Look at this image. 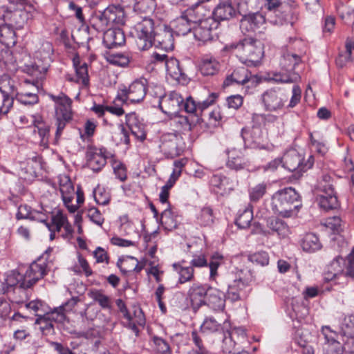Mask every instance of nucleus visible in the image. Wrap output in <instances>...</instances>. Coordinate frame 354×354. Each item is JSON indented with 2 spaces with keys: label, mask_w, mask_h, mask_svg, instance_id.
<instances>
[{
  "label": "nucleus",
  "mask_w": 354,
  "mask_h": 354,
  "mask_svg": "<svg viewBox=\"0 0 354 354\" xmlns=\"http://www.w3.org/2000/svg\"><path fill=\"white\" fill-rule=\"evenodd\" d=\"M299 205V195L292 187L278 190L272 196V211L283 217L292 216Z\"/></svg>",
  "instance_id": "nucleus-1"
},
{
  "label": "nucleus",
  "mask_w": 354,
  "mask_h": 354,
  "mask_svg": "<svg viewBox=\"0 0 354 354\" xmlns=\"http://www.w3.org/2000/svg\"><path fill=\"white\" fill-rule=\"evenodd\" d=\"M230 48L242 62L250 66H256L259 63L264 54L262 42L252 37L232 44Z\"/></svg>",
  "instance_id": "nucleus-2"
},
{
  "label": "nucleus",
  "mask_w": 354,
  "mask_h": 354,
  "mask_svg": "<svg viewBox=\"0 0 354 354\" xmlns=\"http://www.w3.org/2000/svg\"><path fill=\"white\" fill-rule=\"evenodd\" d=\"M50 98L56 104L55 114L57 129L55 136V142L57 143L66 123L72 120V100L64 93H60L57 96L51 95Z\"/></svg>",
  "instance_id": "nucleus-3"
},
{
  "label": "nucleus",
  "mask_w": 354,
  "mask_h": 354,
  "mask_svg": "<svg viewBox=\"0 0 354 354\" xmlns=\"http://www.w3.org/2000/svg\"><path fill=\"white\" fill-rule=\"evenodd\" d=\"M154 33L153 21L147 17L138 21L131 32L136 39V46L140 50H148L152 46Z\"/></svg>",
  "instance_id": "nucleus-4"
},
{
  "label": "nucleus",
  "mask_w": 354,
  "mask_h": 354,
  "mask_svg": "<svg viewBox=\"0 0 354 354\" xmlns=\"http://www.w3.org/2000/svg\"><path fill=\"white\" fill-rule=\"evenodd\" d=\"M332 181L330 175L324 174L317 184V189L319 193L317 201L320 207L326 210L335 209L339 206Z\"/></svg>",
  "instance_id": "nucleus-5"
},
{
  "label": "nucleus",
  "mask_w": 354,
  "mask_h": 354,
  "mask_svg": "<svg viewBox=\"0 0 354 354\" xmlns=\"http://www.w3.org/2000/svg\"><path fill=\"white\" fill-rule=\"evenodd\" d=\"M300 62L301 58L297 55L290 53L284 54L280 62L283 71L282 73L275 74L273 80L281 83L297 82L300 79V76L298 73L295 72V70Z\"/></svg>",
  "instance_id": "nucleus-6"
},
{
  "label": "nucleus",
  "mask_w": 354,
  "mask_h": 354,
  "mask_svg": "<svg viewBox=\"0 0 354 354\" xmlns=\"http://www.w3.org/2000/svg\"><path fill=\"white\" fill-rule=\"evenodd\" d=\"M233 83L241 85L244 92L249 93L250 90L257 86L259 81L257 76L252 75L245 67L242 66L234 69L232 74L226 77L223 86H229Z\"/></svg>",
  "instance_id": "nucleus-7"
},
{
  "label": "nucleus",
  "mask_w": 354,
  "mask_h": 354,
  "mask_svg": "<svg viewBox=\"0 0 354 354\" xmlns=\"http://www.w3.org/2000/svg\"><path fill=\"white\" fill-rule=\"evenodd\" d=\"M146 80H136L128 88L123 86L118 91L117 99L123 103H138L146 95Z\"/></svg>",
  "instance_id": "nucleus-8"
},
{
  "label": "nucleus",
  "mask_w": 354,
  "mask_h": 354,
  "mask_svg": "<svg viewBox=\"0 0 354 354\" xmlns=\"http://www.w3.org/2000/svg\"><path fill=\"white\" fill-rule=\"evenodd\" d=\"M283 158V167L290 171H306L313 165V159L310 156L308 160L304 163L303 158L296 150L291 149L287 151Z\"/></svg>",
  "instance_id": "nucleus-9"
},
{
  "label": "nucleus",
  "mask_w": 354,
  "mask_h": 354,
  "mask_svg": "<svg viewBox=\"0 0 354 354\" xmlns=\"http://www.w3.org/2000/svg\"><path fill=\"white\" fill-rule=\"evenodd\" d=\"M219 22L212 17L204 19L194 28V35L196 40L205 43L212 41L216 36Z\"/></svg>",
  "instance_id": "nucleus-10"
},
{
  "label": "nucleus",
  "mask_w": 354,
  "mask_h": 354,
  "mask_svg": "<svg viewBox=\"0 0 354 354\" xmlns=\"http://www.w3.org/2000/svg\"><path fill=\"white\" fill-rule=\"evenodd\" d=\"M183 97L177 91H171L159 100V106L168 115H175L182 109Z\"/></svg>",
  "instance_id": "nucleus-11"
},
{
  "label": "nucleus",
  "mask_w": 354,
  "mask_h": 354,
  "mask_svg": "<svg viewBox=\"0 0 354 354\" xmlns=\"http://www.w3.org/2000/svg\"><path fill=\"white\" fill-rule=\"evenodd\" d=\"M77 298H72L64 305L55 308L50 313L46 312L44 315L43 323H45L44 328H53V326L49 321H54L58 323H64L66 319V314L71 311L77 303Z\"/></svg>",
  "instance_id": "nucleus-12"
},
{
  "label": "nucleus",
  "mask_w": 354,
  "mask_h": 354,
  "mask_svg": "<svg viewBox=\"0 0 354 354\" xmlns=\"http://www.w3.org/2000/svg\"><path fill=\"white\" fill-rule=\"evenodd\" d=\"M322 333L324 341L322 343L324 354H343L344 348L343 345L337 341L338 334L329 326H323Z\"/></svg>",
  "instance_id": "nucleus-13"
},
{
  "label": "nucleus",
  "mask_w": 354,
  "mask_h": 354,
  "mask_svg": "<svg viewBox=\"0 0 354 354\" xmlns=\"http://www.w3.org/2000/svg\"><path fill=\"white\" fill-rule=\"evenodd\" d=\"M181 140V136L177 133H164L160 137L159 147L167 158H173L180 153L181 149L178 145Z\"/></svg>",
  "instance_id": "nucleus-14"
},
{
  "label": "nucleus",
  "mask_w": 354,
  "mask_h": 354,
  "mask_svg": "<svg viewBox=\"0 0 354 354\" xmlns=\"http://www.w3.org/2000/svg\"><path fill=\"white\" fill-rule=\"evenodd\" d=\"M48 270L47 262L42 259H38L32 262L26 271L24 275L26 281L25 283H22L23 286L32 287L47 274Z\"/></svg>",
  "instance_id": "nucleus-15"
},
{
  "label": "nucleus",
  "mask_w": 354,
  "mask_h": 354,
  "mask_svg": "<svg viewBox=\"0 0 354 354\" xmlns=\"http://www.w3.org/2000/svg\"><path fill=\"white\" fill-rule=\"evenodd\" d=\"M0 92L3 96V103L7 106V111L13 106L14 100L17 96V88L14 80L7 74L0 77Z\"/></svg>",
  "instance_id": "nucleus-16"
},
{
  "label": "nucleus",
  "mask_w": 354,
  "mask_h": 354,
  "mask_svg": "<svg viewBox=\"0 0 354 354\" xmlns=\"http://www.w3.org/2000/svg\"><path fill=\"white\" fill-rule=\"evenodd\" d=\"M59 184L64 204L70 212H75L78 207L75 205H71L74 198L75 191L70 178L66 175H60L59 176Z\"/></svg>",
  "instance_id": "nucleus-17"
},
{
  "label": "nucleus",
  "mask_w": 354,
  "mask_h": 354,
  "mask_svg": "<svg viewBox=\"0 0 354 354\" xmlns=\"http://www.w3.org/2000/svg\"><path fill=\"white\" fill-rule=\"evenodd\" d=\"M243 272L241 271L238 277L234 279L228 285L226 298L232 301H236L245 296V289L249 285L250 280L242 277Z\"/></svg>",
  "instance_id": "nucleus-18"
},
{
  "label": "nucleus",
  "mask_w": 354,
  "mask_h": 354,
  "mask_svg": "<svg viewBox=\"0 0 354 354\" xmlns=\"http://www.w3.org/2000/svg\"><path fill=\"white\" fill-rule=\"evenodd\" d=\"M262 102L267 111H275L282 109L286 99L280 91L270 89L262 94Z\"/></svg>",
  "instance_id": "nucleus-19"
},
{
  "label": "nucleus",
  "mask_w": 354,
  "mask_h": 354,
  "mask_svg": "<svg viewBox=\"0 0 354 354\" xmlns=\"http://www.w3.org/2000/svg\"><path fill=\"white\" fill-rule=\"evenodd\" d=\"M107 156L105 150L91 147L86 151V159L88 167L94 171L97 172L106 165Z\"/></svg>",
  "instance_id": "nucleus-20"
},
{
  "label": "nucleus",
  "mask_w": 354,
  "mask_h": 354,
  "mask_svg": "<svg viewBox=\"0 0 354 354\" xmlns=\"http://www.w3.org/2000/svg\"><path fill=\"white\" fill-rule=\"evenodd\" d=\"M297 19L298 15L297 10L288 6L281 10H276L274 15L270 18V22L275 26L290 24L292 26Z\"/></svg>",
  "instance_id": "nucleus-21"
},
{
  "label": "nucleus",
  "mask_w": 354,
  "mask_h": 354,
  "mask_svg": "<svg viewBox=\"0 0 354 354\" xmlns=\"http://www.w3.org/2000/svg\"><path fill=\"white\" fill-rule=\"evenodd\" d=\"M153 42L167 51L173 50L174 36L171 29L167 26L157 28L153 37Z\"/></svg>",
  "instance_id": "nucleus-22"
},
{
  "label": "nucleus",
  "mask_w": 354,
  "mask_h": 354,
  "mask_svg": "<svg viewBox=\"0 0 354 354\" xmlns=\"http://www.w3.org/2000/svg\"><path fill=\"white\" fill-rule=\"evenodd\" d=\"M26 281L24 274H21L17 270H11L8 273L5 280L1 283L0 295L9 292L15 286L22 289L29 288V286H24L22 284L25 283Z\"/></svg>",
  "instance_id": "nucleus-23"
},
{
  "label": "nucleus",
  "mask_w": 354,
  "mask_h": 354,
  "mask_svg": "<svg viewBox=\"0 0 354 354\" xmlns=\"http://www.w3.org/2000/svg\"><path fill=\"white\" fill-rule=\"evenodd\" d=\"M3 14L0 16L3 22H6L15 29L23 28L27 18V14L22 10L10 11L1 7Z\"/></svg>",
  "instance_id": "nucleus-24"
},
{
  "label": "nucleus",
  "mask_w": 354,
  "mask_h": 354,
  "mask_svg": "<svg viewBox=\"0 0 354 354\" xmlns=\"http://www.w3.org/2000/svg\"><path fill=\"white\" fill-rule=\"evenodd\" d=\"M236 13V9L230 0H221L214 8L212 18L219 22L230 20L234 17Z\"/></svg>",
  "instance_id": "nucleus-25"
},
{
  "label": "nucleus",
  "mask_w": 354,
  "mask_h": 354,
  "mask_svg": "<svg viewBox=\"0 0 354 354\" xmlns=\"http://www.w3.org/2000/svg\"><path fill=\"white\" fill-rule=\"evenodd\" d=\"M226 165L230 169L239 171L248 169L249 162L241 150L232 149L227 151Z\"/></svg>",
  "instance_id": "nucleus-26"
},
{
  "label": "nucleus",
  "mask_w": 354,
  "mask_h": 354,
  "mask_svg": "<svg viewBox=\"0 0 354 354\" xmlns=\"http://www.w3.org/2000/svg\"><path fill=\"white\" fill-rule=\"evenodd\" d=\"M209 287L199 284H193L189 291L188 297L194 309L206 304Z\"/></svg>",
  "instance_id": "nucleus-27"
},
{
  "label": "nucleus",
  "mask_w": 354,
  "mask_h": 354,
  "mask_svg": "<svg viewBox=\"0 0 354 354\" xmlns=\"http://www.w3.org/2000/svg\"><path fill=\"white\" fill-rule=\"evenodd\" d=\"M243 15L241 21V28L248 32H255L261 28L266 23L264 16L260 12L252 14H242Z\"/></svg>",
  "instance_id": "nucleus-28"
},
{
  "label": "nucleus",
  "mask_w": 354,
  "mask_h": 354,
  "mask_svg": "<svg viewBox=\"0 0 354 354\" xmlns=\"http://www.w3.org/2000/svg\"><path fill=\"white\" fill-rule=\"evenodd\" d=\"M124 42V33L120 28H109L104 33L103 44L108 48L122 46Z\"/></svg>",
  "instance_id": "nucleus-29"
},
{
  "label": "nucleus",
  "mask_w": 354,
  "mask_h": 354,
  "mask_svg": "<svg viewBox=\"0 0 354 354\" xmlns=\"http://www.w3.org/2000/svg\"><path fill=\"white\" fill-rule=\"evenodd\" d=\"M266 226L271 231V234H277L279 238H286L290 234V228L286 222L277 217L268 218Z\"/></svg>",
  "instance_id": "nucleus-30"
},
{
  "label": "nucleus",
  "mask_w": 354,
  "mask_h": 354,
  "mask_svg": "<svg viewBox=\"0 0 354 354\" xmlns=\"http://www.w3.org/2000/svg\"><path fill=\"white\" fill-rule=\"evenodd\" d=\"M126 124L136 138L140 140H144L146 138L145 126L140 121L135 113L126 115Z\"/></svg>",
  "instance_id": "nucleus-31"
},
{
  "label": "nucleus",
  "mask_w": 354,
  "mask_h": 354,
  "mask_svg": "<svg viewBox=\"0 0 354 354\" xmlns=\"http://www.w3.org/2000/svg\"><path fill=\"white\" fill-rule=\"evenodd\" d=\"M226 295L219 290L209 287L206 304L214 310H222L225 307Z\"/></svg>",
  "instance_id": "nucleus-32"
},
{
  "label": "nucleus",
  "mask_w": 354,
  "mask_h": 354,
  "mask_svg": "<svg viewBox=\"0 0 354 354\" xmlns=\"http://www.w3.org/2000/svg\"><path fill=\"white\" fill-rule=\"evenodd\" d=\"M241 136L245 142L259 145L263 141L265 133L260 126L253 125L251 128L243 129Z\"/></svg>",
  "instance_id": "nucleus-33"
},
{
  "label": "nucleus",
  "mask_w": 354,
  "mask_h": 354,
  "mask_svg": "<svg viewBox=\"0 0 354 354\" xmlns=\"http://www.w3.org/2000/svg\"><path fill=\"white\" fill-rule=\"evenodd\" d=\"M220 64L218 61L212 56H205L202 58L200 64L199 70L203 75H214L219 70Z\"/></svg>",
  "instance_id": "nucleus-34"
},
{
  "label": "nucleus",
  "mask_w": 354,
  "mask_h": 354,
  "mask_svg": "<svg viewBox=\"0 0 354 354\" xmlns=\"http://www.w3.org/2000/svg\"><path fill=\"white\" fill-rule=\"evenodd\" d=\"M73 66L75 70V77L68 78L70 81H75L77 83L82 84L84 86L88 84L89 78L88 74V66L86 63H82L79 57L73 59Z\"/></svg>",
  "instance_id": "nucleus-35"
},
{
  "label": "nucleus",
  "mask_w": 354,
  "mask_h": 354,
  "mask_svg": "<svg viewBox=\"0 0 354 354\" xmlns=\"http://www.w3.org/2000/svg\"><path fill=\"white\" fill-rule=\"evenodd\" d=\"M106 10L110 26L112 24L123 25L125 22V14L120 6H109Z\"/></svg>",
  "instance_id": "nucleus-36"
},
{
  "label": "nucleus",
  "mask_w": 354,
  "mask_h": 354,
  "mask_svg": "<svg viewBox=\"0 0 354 354\" xmlns=\"http://www.w3.org/2000/svg\"><path fill=\"white\" fill-rule=\"evenodd\" d=\"M0 42L8 46H14L17 42L15 29L6 22L0 24Z\"/></svg>",
  "instance_id": "nucleus-37"
},
{
  "label": "nucleus",
  "mask_w": 354,
  "mask_h": 354,
  "mask_svg": "<svg viewBox=\"0 0 354 354\" xmlns=\"http://www.w3.org/2000/svg\"><path fill=\"white\" fill-rule=\"evenodd\" d=\"M91 26L98 32L104 31L110 26L106 10L95 12L90 19Z\"/></svg>",
  "instance_id": "nucleus-38"
},
{
  "label": "nucleus",
  "mask_w": 354,
  "mask_h": 354,
  "mask_svg": "<svg viewBox=\"0 0 354 354\" xmlns=\"http://www.w3.org/2000/svg\"><path fill=\"white\" fill-rule=\"evenodd\" d=\"M354 50V38L349 39L346 43V50L339 53L336 59V64L342 68L352 62L351 53Z\"/></svg>",
  "instance_id": "nucleus-39"
},
{
  "label": "nucleus",
  "mask_w": 354,
  "mask_h": 354,
  "mask_svg": "<svg viewBox=\"0 0 354 354\" xmlns=\"http://www.w3.org/2000/svg\"><path fill=\"white\" fill-rule=\"evenodd\" d=\"M16 218L18 220L31 219L37 220L40 222H45V219L41 217V214L39 212L32 210L31 207L26 204L19 206Z\"/></svg>",
  "instance_id": "nucleus-40"
},
{
  "label": "nucleus",
  "mask_w": 354,
  "mask_h": 354,
  "mask_svg": "<svg viewBox=\"0 0 354 354\" xmlns=\"http://www.w3.org/2000/svg\"><path fill=\"white\" fill-rule=\"evenodd\" d=\"M25 306L27 309L32 311L34 314L38 317L36 319L35 324H43L44 315L46 312V306L41 301H31L29 303H27Z\"/></svg>",
  "instance_id": "nucleus-41"
},
{
  "label": "nucleus",
  "mask_w": 354,
  "mask_h": 354,
  "mask_svg": "<svg viewBox=\"0 0 354 354\" xmlns=\"http://www.w3.org/2000/svg\"><path fill=\"white\" fill-rule=\"evenodd\" d=\"M301 247L304 251L313 252L322 248L319 238L315 234H307L302 240Z\"/></svg>",
  "instance_id": "nucleus-42"
},
{
  "label": "nucleus",
  "mask_w": 354,
  "mask_h": 354,
  "mask_svg": "<svg viewBox=\"0 0 354 354\" xmlns=\"http://www.w3.org/2000/svg\"><path fill=\"white\" fill-rule=\"evenodd\" d=\"M165 68L167 73L174 80L180 81L183 73L179 66V62L173 57L169 58L165 62Z\"/></svg>",
  "instance_id": "nucleus-43"
},
{
  "label": "nucleus",
  "mask_w": 354,
  "mask_h": 354,
  "mask_svg": "<svg viewBox=\"0 0 354 354\" xmlns=\"http://www.w3.org/2000/svg\"><path fill=\"white\" fill-rule=\"evenodd\" d=\"M197 223L203 227H210L214 221L213 210L209 207H203L196 216Z\"/></svg>",
  "instance_id": "nucleus-44"
},
{
  "label": "nucleus",
  "mask_w": 354,
  "mask_h": 354,
  "mask_svg": "<svg viewBox=\"0 0 354 354\" xmlns=\"http://www.w3.org/2000/svg\"><path fill=\"white\" fill-rule=\"evenodd\" d=\"M161 223L165 229L171 231L177 227L178 221L174 213L169 208L165 209L161 214Z\"/></svg>",
  "instance_id": "nucleus-45"
},
{
  "label": "nucleus",
  "mask_w": 354,
  "mask_h": 354,
  "mask_svg": "<svg viewBox=\"0 0 354 354\" xmlns=\"http://www.w3.org/2000/svg\"><path fill=\"white\" fill-rule=\"evenodd\" d=\"M173 23L175 32L178 35H185L194 28L192 24L182 15L176 18Z\"/></svg>",
  "instance_id": "nucleus-46"
},
{
  "label": "nucleus",
  "mask_w": 354,
  "mask_h": 354,
  "mask_svg": "<svg viewBox=\"0 0 354 354\" xmlns=\"http://www.w3.org/2000/svg\"><path fill=\"white\" fill-rule=\"evenodd\" d=\"M337 12L344 23L352 26L354 33V9L345 5H341L338 7Z\"/></svg>",
  "instance_id": "nucleus-47"
},
{
  "label": "nucleus",
  "mask_w": 354,
  "mask_h": 354,
  "mask_svg": "<svg viewBox=\"0 0 354 354\" xmlns=\"http://www.w3.org/2000/svg\"><path fill=\"white\" fill-rule=\"evenodd\" d=\"M89 297L104 309H110L111 307V299L109 296L104 295L101 290H93L88 293Z\"/></svg>",
  "instance_id": "nucleus-48"
},
{
  "label": "nucleus",
  "mask_w": 354,
  "mask_h": 354,
  "mask_svg": "<svg viewBox=\"0 0 354 354\" xmlns=\"http://www.w3.org/2000/svg\"><path fill=\"white\" fill-rule=\"evenodd\" d=\"M135 317H132L130 320H127V326L132 330L136 335H138L139 330L137 325L144 326L145 319L141 309L138 308L134 311Z\"/></svg>",
  "instance_id": "nucleus-49"
},
{
  "label": "nucleus",
  "mask_w": 354,
  "mask_h": 354,
  "mask_svg": "<svg viewBox=\"0 0 354 354\" xmlns=\"http://www.w3.org/2000/svg\"><path fill=\"white\" fill-rule=\"evenodd\" d=\"M173 267L179 274V283H184L192 279L194 269L192 266L184 267L180 264L174 263Z\"/></svg>",
  "instance_id": "nucleus-50"
},
{
  "label": "nucleus",
  "mask_w": 354,
  "mask_h": 354,
  "mask_svg": "<svg viewBox=\"0 0 354 354\" xmlns=\"http://www.w3.org/2000/svg\"><path fill=\"white\" fill-rule=\"evenodd\" d=\"M106 59L110 64L122 67L127 66L131 60L130 57L124 53H110Z\"/></svg>",
  "instance_id": "nucleus-51"
},
{
  "label": "nucleus",
  "mask_w": 354,
  "mask_h": 354,
  "mask_svg": "<svg viewBox=\"0 0 354 354\" xmlns=\"http://www.w3.org/2000/svg\"><path fill=\"white\" fill-rule=\"evenodd\" d=\"M253 214L252 209L246 208L236 219V224L239 228L245 229L250 226Z\"/></svg>",
  "instance_id": "nucleus-52"
},
{
  "label": "nucleus",
  "mask_w": 354,
  "mask_h": 354,
  "mask_svg": "<svg viewBox=\"0 0 354 354\" xmlns=\"http://www.w3.org/2000/svg\"><path fill=\"white\" fill-rule=\"evenodd\" d=\"M341 333L348 337H354V317H344L340 325Z\"/></svg>",
  "instance_id": "nucleus-53"
},
{
  "label": "nucleus",
  "mask_w": 354,
  "mask_h": 354,
  "mask_svg": "<svg viewBox=\"0 0 354 354\" xmlns=\"http://www.w3.org/2000/svg\"><path fill=\"white\" fill-rule=\"evenodd\" d=\"M95 202L102 205H107L110 201V194L104 188L97 186L93 191Z\"/></svg>",
  "instance_id": "nucleus-54"
},
{
  "label": "nucleus",
  "mask_w": 354,
  "mask_h": 354,
  "mask_svg": "<svg viewBox=\"0 0 354 354\" xmlns=\"http://www.w3.org/2000/svg\"><path fill=\"white\" fill-rule=\"evenodd\" d=\"M201 8L196 6V8H189L182 13L192 24H196L198 21L200 22L202 19H201Z\"/></svg>",
  "instance_id": "nucleus-55"
},
{
  "label": "nucleus",
  "mask_w": 354,
  "mask_h": 354,
  "mask_svg": "<svg viewBox=\"0 0 354 354\" xmlns=\"http://www.w3.org/2000/svg\"><path fill=\"white\" fill-rule=\"evenodd\" d=\"M221 328V324H218L214 318L207 317L204 320L201 328L203 333H212L218 331Z\"/></svg>",
  "instance_id": "nucleus-56"
},
{
  "label": "nucleus",
  "mask_w": 354,
  "mask_h": 354,
  "mask_svg": "<svg viewBox=\"0 0 354 354\" xmlns=\"http://www.w3.org/2000/svg\"><path fill=\"white\" fill-rule=\"evenodd\" d=\"M20 103L25 105L35 104L38 102V96L34 93H21L17 92V96L15 97Z\"/></svg>",
  "instance_id": "nucleus-57"
},
{
  "label": "nucleus",
  "mask_w": 354,
  "mask_h": 354,
  "mask_svg": "<svg viewBox=\"0 0 354 354\" xmlns=\"http://www.w3.org/2000/svg\"><path fill=\"white\" fill-rule=\"evenodd\" d=\"M267 185L264 183H259L252 187L250 190V198L252 201H257L266 192Z\"/></svg>",
  "instance_id": "nucleus-58"
},
{
  "label": "nucleus",
  "mask_w": 354,
  "mask_h": 354,
  "mask_svg": "<svg viewBox=\"0 0 354 354\" xmlns=\"http://www.w3.org/2000/svg\"><path fill=\"white\" fill-rule=\"evenodd\" d=\"M36 130L40 138V145L44 147H47L50 136V125L45 123L35 129L34 132H36Z\"/></svg>",
  "instance_id": "nucleus-59"
},
{
  "label": "nucleus",
  "mask_w": 354,
  "mask_h": 354,
  "mask_svg": "<svg viewBox=\"0 0 354 354\" xmlns=\"http://www.w3.org/2000/svg\"><path fill=\"white\" fill-rule=\"evenodd\" d=\"M153 342L155 346V350L157 353L159 354H170V347L167 342L163 339L153 336Z\"/></svg>",
  "instance_id": "nucleus-60"
},
{
  "label": "nucleus",
  "mask_w": 354,
  "mask_h": 354,
  "mask_svg": "<svg viewBox=\"0 0 354 354\" xmlns=\"http://www.w3.org/2000/svg\"><path fill=\"white\" fill-rule=\"evenodd\" d=\"M223 324L224 327L226 328V333H224L223 348L225 352L230 353L234 347L235 343L232 339L231 333L227 330V327L230 326V324L225 321Z\"/></svg>",
  "instance_id": "nucleus-61"
},
{
  "label": "nucleus",
  "mask_w": 354,
  "mask_h": 354,
  "mask_svg": "<svg viewBox=\"0 0 354 354\" xmlns=\"http://www.w3.org/2000/svg\"><path fill=\"white\" fill-rule=\"evenodd\" d=\"M252 262L259 264L261 266H267L269 263V256L266 252H259L250 257Z\"/></svg>",
  "instance_id": "nucleus-62"
},
{
  "label": "nucleus",
  "mask_w": 354,
  "mask_h": 354,
  "mask_svg": "<svg viewBox=\"0 0 354 354\" xmlns=\"http://www.w3.org/2000/svg\"><path fill=\"white\" fill-rule=\"evenodd\" d=\"M87 216L90 220L99 226H102L104 218L102 217L100 212L94 207L88 209Z\"/></svg>",
  "instance_id": "nucleus-63"
},
{
  "label": "nucleus",
  "mask_w": 354,
  "mask_h": 354,
  "mask_svg": "<svg viewBox=\"0 0 354 354\" xmlns=\"http://www.w3.org/2000/svg\"><path fill=\"white\" fill-rule=\"evenodd\" d=\"M67 218L63 213L58 211L55 215L52 216V227L55 228L57 231H60L62 225L66 223Z\"/></svg>",
  "instance_id": "nucleus-64"
}]
</instances>
